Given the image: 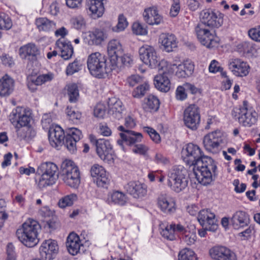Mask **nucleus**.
Wrapping results in <instances>:
<instances>
[{
    "instance_id": "obj_50",
    "label": "nucleus",
    "mask_w": 260,
    "mask_h": 260,
    "mask_svg": "<svg viewBox=\"0 0 260 260\" xmlns=\"http://www.w3.org/2000/svg\"><path fill=\"white\" fill-rule=\"evenodd\" d=\"M128 22L123 14H121L118 17L117 25L112 28V30L116 32H121L125 30L128 26Z\"/></svg>"
},
{
    "instance_id": "obj_60",
    "label": "nucleus",
    "mask_w": 260,
    "mask_h": 260,
    "mask_svg": "<svg viewBox=\"0 0 260 260\" xmlns=\"http://www.w3.org/2000/svg\"><path fill=\"white\" fill-rule=\"evenodd\" d=\"M209 72L211 73L215 74L222 70V67L220 63L216 60H212L208 68Z\"/></svg>"
},
{
    "instance_id": "obj_42",
    "label": "nucleus",
    "mask_w": 260,
    "mask_h": 260,
    "mask_svg": "<svg viewBox=\"0 0 260 260\" xmlns=\"http://www.w3.org/2000/svg\"><path fill=\"white\" fill-rule=\"evenodd\" d=\"M71 27L77 30H84L87 27V22L85 17L81 15L73 16L70 20Z\"/></svg>"
},
{
    "instance_id": "obj_14",
    "label": "nucleus",
    "mask_w": 260,
    "mask_h": 260,
    "mask_svg": "<svg viewBox=\"0 0 260 260\" xmlns=\"http://www.w3.org/2000/svg\"><path fill=\"white\" fill-rule=\"evenodd\" d=\"M90 173L93 182L98 187H106L110 183L109 174L103 166L94 164L90 168Z\"/></svg>"
},
{
    "instance_id": "obj_40",
    "label": "nucleus",
    "mask_w": 260,
    "mask_h": 260,
    "mask_svg": "<svg viewBox=\"0 0 260 260\" xmlns=\"http://www.w3.org/2000/svg\"><path fill=\"white\" fill-rule=\"evenodd\" d=\"M36 24L40 31L49 32L55 28V23L46 17H40L36 19Z\"/></svg>"
},
{
    "instance_id": "obj_30",
    "label": "nucleus",
    "mask_w": 260,
    "mask_h": 260,
    "mask_svg": "<svg viewBox=\"0 0 260 260\" xmlns=\"http://www.w3.org/2000/svg\"><path fill=\"white\" fill-rule=\"evenodd\" d=\"M15 81L8 74L0 78V96L6 97L9 96L14 91Z\"/></svg>"
},
{
    "instance_id": "obj_32",
    "label": "nucleus",
    "mask_w": 260,
    "mask_h": 260,
    "mask_svg": "<svg viewBox=\"0 0 260 260\" xmlns=\"http://www.w3.org/2000/svg\"><path fill=\"white\" fill-rule=\"evenodd\" d=\"M108 105L109 114L117 119L122 117L123 108L121 101L115 97L109 98Z\"/></svg>"
},
{
    "instance_id": "obj_24",
    "label": "nucleus",
    "mask_w": 260,
    "mask_h": 260,
    "mask_svg": "<svg viewBox=\"0 0 260 260\" xmlns=\"http://www.w3.org/2000/svg\"><path fill=\"white\" fill-rule=\"evenodd\" d=\"M82 137L81 131L75 127L69 128L67 132L63 144L71 152L76 149V143Z\"/></svg>"
},
{
    "instance_id": "obj_57",
    "label": "nucleus",
    "mask_w": 260,
    "mask_h": 260,
    "mask_svg": "<svg viewBox=\"0 0 260 260\" xmlns=\"http://www.w3.org/2000/svg\"><path fill=\"white\" fill-rule=\"evenodd\" d=\"M186 88L184 87V84L178 86L176 90L175 95L176 98L179 101H184L187 98V94L186 92Z\"/></svg>"
},
{
    "instance_id": "obj_3",
    "label": "nucleus",
    "mask_w": 260,
    "mask_h": 260,
    "mask_svg": "<svg viewBox=\"0 0 260 260\" xmlns=\"http://www.w3.org/2000/svg\"><path fill=\"white\" fill-rule=\"evenodd\" d=\"M87 68L90 74L93 77L101 79L107 76L112 70V64L108 66L106 57L99 52L90 54L87 59Z\"/></svg>"
},
{
    "instance_id": "obj_33",
    "label": "nucleus",
    "mask_w": 260,
    "mask_h": 260,
    "mask_svg": "<svg viewBox=\"0 0 260 260\" xmlns=\"http://www.w3.org/2000/svg\"><path fill=\"white\" fill-rule=\"evenodd\" d=\"M56 48L59 49L61 52V56L65 60L71 58L73 54V48L71 42L64 39L60 38L56 42Z\"/></svg>"
},
{
    "instance_id": "obj_28",
    "label": "nucleus",
    "mask_w": 260,
    "mask_h": 260,
    "mask_svg": "<svg viewBox=\"0 0 260 260\" xmlns=\"http://www.w3.org/2000/svg\"><path fill=\"white\" fill-rule=\"evenodd\" d=\"M40 51L34 43H28L21 46L19 50V54L23 59L36 60L40 55Z\"/></svg>"
},
{
    "instance_id": "obj_53",
    "label": "nucleus",
    "mask_w": 260,
    "mask_h": 260,
    "mask_svg": "<svg viewBox=\"0 0 260 260\" xmlns=\"http://www.w3.org/2000/svg\"><path fill=\"white\" fill-rule=\"evenodd\" d=\"M132 31L134 34L139 36H145L148 33L146 27L138 22L133 23Z\"/></svg>"
},
{
    "instance_id": "obj_61",
    "label": "nucleus",
    "mask_w": 260,
    "mask_h": 260,
    "mask_svg": "<svg viewBox=\"0 0 260 260\" xmlns=\"http://www.w3.org/2000/svg\"><path fill=\"white\" fill-rule=\"evenodd\" d=\"M248 35L253 40L260 42V26L249 29Z\"/></svg>"
},
{
    "instance_id": "obj_46",
    "label": "nucleus",
    "mask_w": 260,
    "mask_h": 260,
    "mask_svg": "<svg viewBox=\"0 0 260 260\" xmlns=\"http://www.w3.org/2000/svg\"><path fill=\"white\" fill-rule=\"evenodd\" d=\"M77 200V195L75 193H71L61 198L59 200L58 205L60 208H64L72 206Z\"/></svg>"
},
{
    "instance_id": "obj_62",
    "label": "nucleus",
    "mask_w": 260,
    "mask_h": 260,
    "mask_svg": "<svg viewBox=\"0 0 260 260\" xmlns=\"http://www.w3.org/2000/svg\"><path fill=\"white\" fill-rule=\"evenodd\" d=\"M143 80L142 77L139 75H132L127 78V83L130 86H134L136 84L141 83Z\"/></svg>"
},
{
    "instance_id": "obj_29",
    "label": "nucleus",
    "mask_w": 260,
    "mask_h": 260,
    "mask_svg": "<svg viewBox=\"0 0 260 260\" xmlns=\"http://www.w3.org/2000/svg\"><path fill=\"white\" fill-rule=\"evenodd\" d=\"M107 38V34L102 30L96 29L89 31L88 35L84 38V42L88 45L99 46Z\"/></svg>"
},
{
    "instance_id": "obj_45",
    "label": "nucleus",
    "mask_w": 260,
    "mask_h": 260,
    "mask_svg": "<svg viewBox=\"0 0 260 260\" xmlns=\"http://www.w3.org/2000/svg\"><path fill=\"white\" fill-rule=\"evenodd\" d=\"M183 241L188 245H191L195 243L197 240V235L195 228L193 226H191L188 230L184 233L182 236Z\"/></svg>"
},
{
    "instance_id": "obj_63",
    "label": "nucleus",
    "mask_w": 260,
    "mask_h": 260,
    "mask_svg": "<svg viewBox=\"0 0 260 260\" xmlns=\"http://www.w3.org/2000/svg\"><path fill=\"white\" fill-rule=\"evenodd\" d=\"M171 224L173 228L176 237L178 234L181 235L182 236L184 234V233L188 230V228H185L180 223H172Z\"/></svg>"
},
{
    "instance_id": "obj_10",
    "label": "nucleus",
    "mask_w": 260,
    "mask_h": 260,
    "mask_svg": "<svg viewBox=\"0 0 260 260\" xmlns=\"http://www.w3.org/2000/svg\"><path fill=\"white\" fill-rule=\"evenodd\" d=\"M91 141L95 146L96 153L101 159L110 163L113 159V147L110 142L105 139H95L90 137Z\"/></svg>"
},
{
    "instance_id": "obj_52",
    "label": "nucleus",
    "mask_w": 260,
    "mask_h": 260,
    "mask_svg": "<svg viewBox=\"0 0 260 260\" xmlns=\"http://www.w3.org/2000/svg\"><path fill=\"white\" fill-rule=\"evenodd\" d=\"M160 233L162 236L168 240L173 241L176 239V236L172 224H168L164 229L161 230Z\"/></svg>"
},
{
    "instance_id": "obj_4",
    "label": "nucleus",
    "mask_w": 260,
    "mask_h": 260,
    "mask_svg": "<svg viewBox=\"0 0 260 260\" xmlns=\"http://www.w3.org/2000/svg\"><path fill=\"white\" fill-rule=\"evenodd\" d=\"M186 171L182 166H174L167 173V185L173 191L179 193L188 185Z\"/></svg>"
},
{
    "instance_id": "obj_59",
    "label": "nucleus",
    "mask_w": 260,
    "mask_h": 260,
    "mask_svg": "<svg viewBox=\"0 0 260 260\" xmlns=\"http://www.w3.org/2000/svg\"><path fill=\"white\" fill-rule=\"evenodd\" d=\"M106 108L104 104L101 103L98 104L94 107L93 114L94 116L98 118H102L105 115Z\"/></svg>"
},
{
    "instance_id": "obj_18",
    "label": "nucleus",
    "mask_w": 260,
    "mask_h": 260,
    "mask_svg": "<svg viewBox=\"0 0 260 260\" xmlns=\"http://www.w3.org/2000/svg\"><path fill=\"white\" fill-rule=\"evenodd\" d=\"M228 68L234 75L239 77L247 76L250 70L248 63L239 58L231 59L229 61Z\"/></svg>"
},
{
    "instance_id": "obj_36",
    "label": "nucleus",
    "mask_w": 260,
    "mask_h": 260,
    "mask_svg": "<svg viewBox=\"0 0 260 260\" xmlns=\"http://www.w3.org/2000/svg\"><path fill=\"white\" fill-rule=\"evenodd\" d=\"M176 76L179 78L190 76L193 72L194 64L192 62L186 61L176 66Z\"/></svg>"
},
{
    "instance_id": "obj_56",
    "label": "nucleus",
    "mask_w": 260,
    "mask_h": 260,
    "mask_svg": "<svg viewBox=\"0 0 260 260\" xmlns=\"http://www.w3.org/2000/svg\"><path fill=\"white\" fill-rule=\"evenodd\" d=\"M121 62H119L120 66L116 69L121 68L122 65L131 66L134 63V57L130 53H126L122 55L120 57Z\"/></svg>"
},
{
    "instance_id": "obj_6",
    "label": "nucleus",
    "mask_w": 260,
    "mask_h": 260,
    "mask_svg": "<svg viewBox=\"0 0 260 260\" xmlns=\"http://www.w3.org/2000/svg\"><path fill=\"white\" fill-rule=\"evenodd\" d=\"M204 159L202 164L193 167V170L198 182L207 185L213 181V174L216 169V166L211 157Z\"/></svg>"
},
{
    "instance_id": "obj_64",
    "label": "nucleus",
    "mask_w": 260,
    "mask_h": 260,
    "mask_svg": "<svg viewBox=\"0 0 260 260\" xmlns=\"http://www.w3.org/2000/svg\"><path fill=\"white\" fill-rule=\"evenodd\" d=\"M99 133L105 137L110 136L112 134V131L106 123H100L99 125Z\"/></svg>"
},
{
    "instance_id": "obj_38",
    "label": "nucleus",
    "mask_w": 260,
    "mask_h": 260,
    "mask_svg": "<svg viewBox=\"0 0 260 260\" xmlns=\"http://www.w3.org/2000/svg\"><path fill=\"white\" fill-rule=\"evenodd\" d=\"M54 78L52 73H49L46 74H42L36 78H33L28 82L27 86L29 90L34 91L36 90L37 86L41 85L46 82L51 81Z\"/></svg>"
},
{
    "instance_id": "obj_48",
    "label": "nucleus",
    "mask_w": 260,
    "mask_h": 260,
    "mask_svg": "<svg viewBox=\"0 0 260 260\" xmlns=\"http://www.w3.org/2000/svg\"><path fill=\"white\" fill-rule=\"evenodd\" d=\"M179 260H198L194 252L189 248L182 249L178 255Z\"/></svg>"
},
{
    "instance_id": "obj_55",
    "label": "nucleus",
    "mask_w": 260,
    "mask_h": 260,
    "mask_svg": "<svg viewBox=\"0 0 260 260\" xmlns=\"http://www.w3.org/2000/svg\"><path fill=\"white\" fill-rule=\"evenodd\" d=\"M144 131L149 136L151 139L155 143H158L160 141V137L159 134L153 128L150 127H144Z\"/></svg>"
},
{
    "instance_id": "obj_13",
    "label": "nucleus",
    "mask_w": 260,
    "mask_h": 260,
    "mask_svg": "<svg viewBox=\"0 0 260 260\" xmlns=\"http://www.w3.org/2000/svg\"><path fill=\"white\" fill-rule=\"evenodd\" d=\"M210 28L205 27L203 25H199L196 31L198 39L203 45L208 48H213L218 46L219 39L214 36Z\"/></svg>"
},
{
    "instance_id": "obj_7",
    "label": "nucleus",
    "mask_w": 260,
    "mask_h": 260,
    "mask_svg": "<svg viewBox=\"0 0 260 260\" xmlns=\"http://www.w3.org/2000/svg\"><path fill=\"white\" fill-rule=\"evenodd\" d=\"M61 177L66 185L72 188H77L80 183L79 170L71 160L66 159L62 162Z\"/></svg>"
},
{
    "instance_id": "obj_15",
    "label": "nucleus",
    "mask_w": 260,
    "mask_h": 260,
    "mask_svg": "<svg viewBox=\"0 0 260 260\" xmlns=\"http://www.w3.org/2000/svg\"><path fill=\"white\" fill-rule=\"evenodd\" d=\"M223 143V136L220 131H215L205 135L203 139L205 148L208 151L216 153Z\"/></svg>"
},
{
    "instance_id": "obj_22",
    "label": "nucleus",
    "mask_w": 260,
    "mask_h": 260,
    "mask_svg": "<svg viewBox=\"0 0 260 260\" xmlns=\"http://www.w3.org/2000/svg\"><path fill=\"white\" fill-rule=\"evenodd\" d=\"M58 246L57 242L52 239L44 241L40 247V253L42 257L45 260H51L57 253Z\"/></svg>"
},
{
    "instance_id": "obj_47",
    "label": "nucleus",
    "mask_w": 260,
    "mask_h": 260,
    "mask_svg": "<svg viewBox=\"0 0 260 260\" xmlns=\"http://www.w3.org/2000/svg\"><path fill=\"white\" fill-rule=\"evenodd\" d=\"M67 94L71 103H75L77 101L79 94L77 85L75 83L70 84L67 86Z\"/></svg>"
},
{
    "instance_id": "obj_41",
    "label": "nucleus",
    "mask_w": 260,
    "mask_h": 260,
    "mask_svg": "<svg viewBox=\"0 0 260 260\" xmlns=\"http://www.w3.org/2000/svg\"><path fill=\"white\" fill-rule=\"evenodd\" d=\"M159 104V101L156 96L149 95L144 100L143 108L147 111H156L158 109Z\"/></svg>"
},
{
    "instance_id": "obj_9",
    "label": "nucleus",
    "mask_w": 260,
    "mask_h": 260,
    "mask_svg": "<svg viewBox=\"0 0 260 260\" xmlns=\"http://www.w3.org/2000/svg\"><path fill=\"white\" fill-rule=\"evenodd\" d=\"M181 157L186 165L194 167L202 164L205 159L204 158L209 157L204 155L198 145L190 143L185 145L182 148Z\"/></svg>"
},
{
    "instance_id": "obj_27",
    "label": "nucleus",
    "mask_w": 260,
    "mask_h": 260,
    "mask_svg": "<svg viewBox=\"0 0 260 260\" xmlns=\"http://www.w3.org/2000/svg\"><path fill=\"white\" fill-rule=\"evenodd\" d=\"M143 16L144 21L151 25H158L163 22L162 17L158 13L157 8L154 6L145 9Z\"/></svg>"
},
{
    "instance_id": "obj_1",
    "label": "nucleus",
    "mask_w": 260,
    "mask_h": 260,
    "mask_svg": "<svg viewBox=\"0 0 260 260\" xmlns=\"http://www.w3.org/2000/svg\"><path fill=\"white\" fill-rule=\"evenodd\" d=\"M41 226L35 220L28 219L25 221L16 232L18 239L25 246L33 247L39 242V231Z\"/></svg>"
},
{
    "instance_id": "obj_12",
    "label": "nucleus",
    "mask_w": 260,
    "mask_h": 260,
    "mask_svg": "<svg viewBox=\"0 0 260 260\" xmlns=\"http://www.w3.org/2000/svg\"><path fill=\"white\" fill-rule=\"evenodd\" d=\"M140 58L146 65L151 69H155L160 61V57L154 48L148 45H144L139 49Z\"/></svg>"
},
{
    "instance_id": "obj_19",
    "label": "nucleus",
    "mask_w": 260,
    "mask_h": 260,
    "mask_svg": "<svg viewBox=\"0 0 260 260\" xmlns=\"http://www.w3.org/2000/svg\"><path fill=\"white\" fill-rule=\"evenodd\" d=\"M198 220L203 227L209 231L214 232L217 229V219L214 213L210 209H203L198 214Z\"/></svg>"
},
{
    "instance_id": "obj_51",
    "label": "nucleus",
    "mask_w": 260,
    "mask_h": 260,
    "mask_svg": "<svg viewBox=\"0 0 260 260\" xmlns=\"http://www.w3.org/2000/svg\"><path fill=\"white\" fill-rule=\"evenodd\" d=\"M12 26L10 18L3 12H0V29L9 30Z\"/></svg>"
},
{
    "instance_id": "obj_31",
    "label": "nucleus",
    "mask_w": 260,
    "mask_h": 260,
    "mask_svg": "<svg viewBox=\"0 0 260 260\" xmlns=\"http://www.w3.org/2000/svg\"><path fill=\"white\" fill-rule=\"evenodd\" d=\"M249 223V217L247 213L242 210L235 212L231 218V224L235 229H240Z\"/></svg>"
},
{
    "instance_id": "obj_39",
    "label": "nucleus",
    "mask_w": 260,
    "mask_h": 260,
    "mask_svg": "<svg viewBox=\"0 0 260 260\" xmlns=\"http://www.w3.org/2000/svg\"><path fill=\"white\" fill-rule=\"evenodd\" d=\"M127 198L125 194L119 191H113L109 192L106 202L109 204H115L120 206L125 205Z\"/></svg>"
},
{
    "instance_id": "obj_49",
    "label": "nucleus",
    "mask_w": 260,
    "mask_h": 260,
    "mask_svg": "<svg viewBox=\"0 0 260 260\" xmlns=\"http://www.w3.org/2000/svg\"><path fill=\"white\" fill-rule=\"evenodd\" d=\"M149 89V85L147 83H144L134 89L132 95L135 98H142Z\"/></svg>"
},
{
    "instance_id": "obj_16",
    "label": "nucleus",
    "mask_w": 260,
    "mask_h": 260,
    "mask_svg": "<svg viewBox=\"0 0 260 260\" xmlns=\"http://www.w3.org/2000/svg\"><path fill=\"white\" fill-rule=\"evenodd\" d=\"M123 47L118 39L110 40L107 45V52L110 64H112L113 68H117L120 64L118 61V57L123 52Z\"/></svg>"
},
{
    "instance_id": "obj_44",
    "label": "nucleus",
    "mask_w": 260,
    "mask_h": 260,
    "mask_svg": "<svg viewBox=\"0 0 260 260\" xmlns=\"http://www.w3.org/2000/svg\"><path fill=\"white\" fill-rule=\"evenodd\" d=\"M229 248L222 246H215L209 250V254L214 260H222Z\"/></svg>"
},
{
    "instance_id": "obj_5",
    "label": "nucleus",
    "mask_w": 260,
    "mask_h": 260,
    "mask_svg": "<svg viewBox=\"0 0 260 260\" xmlns=\"http://www.w3.org/2000/svg\"><path fill=\"white\" fill-rule=\"evenodd\" d=\"M58 167L51 162L41 164L37 169L38 178L36 179V183L38 187L43 189L53 185L57 179Z\"/></svg>"
},
{
    "instance_id": "obj_43",
    "label": "nucleus",
    "mask_w": 260,
    "mask_h": 260,
    "mask_svg": "<svg viewBox=\"0 0 260 260\" xmlns=\"http://www.w3.org/2000/svg\"><path fill=\"white\" fill-rule=\"evenodd\" d=\"M176 64L169 62L166 60H161L158 63L157 67L158 68L159 74H164V75H171L174 73L176 70Z\"/></svg>"
},
{
    "instance_id": "obj_54",
    "label": "nucleus",
    "mask_w": 260,
    "mask_h": 260,
    "mask_svg": "<svg viewBox=\"0 0 260 260\" xmlns=\"http://www.w3.org/2000/svg\"><path fill=\"white\" fill-rule=\"evenodd\" d=\"M81 69V64L77 60L70 63L67 67L66 73L68 75H72Z\"/></svg>"
},
{
    "instance_id": "obj_17",
    "label": "nucleus",
    "mask_w": 260,
    "mask_h": 260,
    "mask_svg": "<svg viewBox=\"0 0 260 260\" xmlns=\"http://www.w3.org/2000/svg\"><path fill=\"white\" fill-rule=\"evenodd\" d=\"M183 120L185 125L192 129H196L200 121V114L198 106L189 105L184 111Z\"/></svg>"
},
{
    "instance_id": "obj_35",
    "label": "nucleus",
    "mask_w": 260,
    "mask_h": 260,
    "mask_svg": "<svg viewBox=\"0 0 260 260\" xmlns=\"http://www.w3.org/2000/svg\"><path fill=\"white\" fill-rule=\"evenodd\" d=\"M159 41L163 46V49L168 52L173 51L177 46L176 38L172 34H161Z\"/></svg>"
},
{
    "instance_id": "obj_58",
    "label": "nucleus",
    "mask_w": 260,
    "mask_h": 260,
    "mask_svg": "<svg viewBox=\"0 0 260 260\" xmlns=\"http://www.w3.org/2000/svg\"><path fill=\"white\" fill-rule=\"evenodd\" d=\"M66 114L69 119L72 121L75 120H79L82 117V114L79 111H76L72 108L67 107L66 109Z\"/></svg>"
},
{
    "instance_id": "obj_23",
    "label": "nucleus",
    "mask_w": 260,
    "mask_h": 260,
    "mask_svg": "<svg viewBox=\"0 0 260 260\" xmlns=\"http://www.w3.org/2000/svg\"><path fill=\"white\" fill-rule=\"evenodd\" d=\"M201 23L205 27H218L221 26L220 19L218 18L216 14L211 9L203 10L200 14Z\"/></svg>"
},
{
    "instance_id": "obj_26",
    "label": "nucleus",
    "mask_w": 260,
    "mask_h": 260,
    "mask_svg": "<svg viewBox=\"0 0 260 260\" xmlns=\"http://www.w3.org/2000/svg\"><path fill=\"white\" fill-rule=\"evenodd\" d=\"M63 129L59 125H52L49 128L48 139L50 145L54 148H58L65 139Z\"/></svg>"
},
{
    "instance_id": "obj_11",
    "label": "nucleus",
    "mask_w": 260,
    "mask_h": 260,
    "mask_svg": "<svg viewBox=\"0 0 260 260\" xmlns=\"http://www.w3.org/2000/svg\"><path fill=\"white\" fill-rule=\"evenodd\" d=\"M238 110V119L240 124L244 126L250 127L256 123L258 114L246 102H244L242 106Z\"/></svg>"
},
{
    "instance_id": "obj_20",
    "label": "nucleus",
    "mask_w": 260,
    "mask_h": 260,
    "mask_svg": "<svg viewBox=\"0 0 260 260\" xmlns=\"http://www.w3.org/2000/svg\"><path fill=\"white\" fill-rule=\"evenodd\" d=\"M84 241L74 232L71 233L67 237L66 245L69 253L76 255L84 251Z\"/></svg>"
},
{
    "instance_id": "obj_25",
    "label": "nucleus",
    "mask_w": 260,
    "mask_h": 260,
    "mask_svg": "<svg viewBox=\"0 0 260 260\" xmlns=\"http://www.w3.org/2000/svg\"><path fill=\"white\" fill-rule=\"evenodd\" d=\"M106 0H87V10L90 17L93 19L101 17L105 12Z\"/></svg>"
},
{
    "instance_id": "obj_21",
    "label": "nucleus",
    "mask_w": 260,
    "mask_h": 260,
    "mask_svg": "<svg viewBox=\"0 0 260 260\" xmlns=\"http://www.w3.org/2000/svg\"><path fill=\"white\" fill-rule=\"evenodd\" d=\"M126 191L135 199H142L147 193V186L139 181H131L125 186Z\"/></svg>"
},
{
    "instance_id": "obj_34",
    "label": "nucleus",
    "mask_w": 260,
    "mask_h": 260,
    "mask_svg": "<svg viewBox=\"0 0 260 260\" xmlns=\"http://www.w3.org/2000/svg\"><path fill=\"white\" fill-rule=\"evenodd\" d=\"M158 204L161 210L167 213L175 211L176 203L173 198L167 194H161L158 199Z\"/></svg>"
},
{
    "instance_id": "obj_8",
    "label": "nucleus",
    "mask_w": 260,
    "mask_h": 260,
    "mask_svg": "<svg viewBox=\"0 0 260 260\" xmlns=\"http://www.w3.org/2000/svg\"><path fill=\"white\" fill-rule=\"evenodd\" d=\"M31 119V111L22 107L13 109L9 115V120L15 128L18 135L21 128L29 125Z\"/></svg>"
},
{
    "instance_id": "obj_2",
    "label": "nucleus",
    "mask_w": 260,
    "mask_h": 260,
    "mask_svg": "<svg viewBox=\"0 0 260 260\" xmlns=\"http://www.w3.org/2000/svg\"><path fill=\"white\" fill-rule=\"evenodd\" d=\"M118 129L122 132L119 134L120 139L117 140V144L123 150L124 144L129 146L134 145L132 149L134 153L142 155H147L149 150L148 146L144 144H136L142 141L143 136L141 133L126 130L123 126H119Z\"/></svg>"
},
{
    "instance_id": "obj_37",
    "label": "nucleus",
    "mask_w": 260,
    "mask_h": 260,
    "mask_svg": "<svg viewBox=\"0 0 260 260\" xmlns=\"http://www.w3.org/2000/svg\"><path fill=\"white\" fill-rule=\"evenodd\" d=\"M155 87L161 92H167L171 88L170 80L167 75L164 74H159L154 78Z\"/></svg>"
}]
</instances>
